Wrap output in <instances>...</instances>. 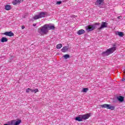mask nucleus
Here are the masks:
<instances>
[{"label": "nucleus", "instance_id": "1", "mask_svg": "<svg viewBox=\"0 0 125 125\" xmlns=\"http://www.w3.org/2000/svg\"><path fill=\"white\" fill-rule=\"evenodd\" d=\"M54 29H55L54 25H50L47 24H44L43 26L40 27L41 33L44 34H47L49 30H54Z\"/></svg>", "mask_w": 125, "mask_h": 125}, {"label": "nucleus", "instance_id": "2", "mask_svg": "<svg viewBox=\"0 0 125 125\" xmlns=\"http://www.w3.org/2000/svg\"><path fill=\"white\" fill-rule=\"evenodd\" d=\"M116 49H117V47L116 46V45L114 44L113 45V47L107 49L105 52L103 53V54L104 55H105L106 56H108V55H109V54H112V53L115 52Z\"/></svg>", "mask_w": 125, "mask_h": 125}, {"label": "nucleus", "instance_id": "3", "mask_svg": "<svg viewBox=\"0 0 125 125\" xmlns=\"http://www.w3.org/2000/svg\"><path fill=\"white\" fill-rule=\"evenodd\" d=\"M47 13L46 12H41L39 14V15L34 16L33 17V19H34V20H37L38 19L42 18L47 15Z\"/></svg>", "mask_w": 125, "mask_h": 125}, {"label": "nucleus", "instance_id": "4", "mask_svg": "<svg viewBox=\"0 0 125 125\" xmlns=\"http://www.w3.org/2000/svg\"><path fill=\"white\" fill-rule=\"evenodd\" d=\"M100 107H101L102 108H106V109H108L109 110L115 109V106L112 105L111 104H104L100 105Z\"/></svg>", "mask_w": 125, "mask_h": 125}, {"label": "nucleus", "instance_id": "5", "mask_svg": "<svg viewBox=\"0 0 125 125\" xmlns=\"http://www.w3.org/2000/svg\"><path fill=\"white\" fill-rule=\"evenodd\" d=\"M85 28L87 32H91V31H93L94 29H95V26L92 25H89L85 26Z\"/></svg>", "mask_w": 125, "mask_h": 125}, {"label": "nucleus", "instance_id": "6", "mask_svg": "<svg viewBox=\"0 0 125 125\" xmlns=\"http://www.w3.org/2000/svg\"><path fill=\"white\" fill-rule=\"evenodd\" d=\"M105 28H108V23L106 22L103 21L101 23V27L98 28L99 30H102Z\"/></svg>", "mask_w": 125, "mask_h": 125}, {"label": "nucleus", "instance_id": "7", "mask_svg": "<svg viewBox=\"0 0 125 125\" xmlns=\"http://www.w3.org/2000/svg\"><path fill=\"white\" fill-rule=\"evenodd\" d=\"M3 35L7 36V37H14V34L12 31L6 32L3 33Z\"/></svg>", "mask_w": 125, "mask_h": 125}, {"label": "nucleus", "instance_id": "8", "mask_svg": "<svg viewBox=\"0 0 125 125\" xmlns=\"http://www.w3.org/2000/svg\"><path fill=\"white\" fill-rule=\"evenodd\" d=\"M82 120H87L90 117V113H88L84 115H81Z\"/></svg>", "mask_w": 125, "mask_h": 125}, {"label": "nucleus", "instance_id": "9", "mask_svg": "<svg viewBox=\"0 0 125 125\" xmlns=\"http://www.w3.org/2000/svg\"><path fill=\"white\" fill-rule=\"evenodd\" d=\"M104 2V0H97L95 2L96 5H101Z\"/></svg>", "mask_w": 125, "mask_h": 125}, {"label": "nucleus", "instance_id": "10", "mask_svg": "<svg viewBox=\"0 0 125 125\" xmlns=\"http://www.w3.org/2000/svg\"><path fill=\"white\" fill-rule=\"evenodd\" d=\"M8 125H16V120H13L7 122Z\"/></svg>", "mask_w": 125, "mask_h": 125}, {"label": "nucleus", "instance_id": "11", "mask_svg": "<svg viewBox=\"0 0 125 125\" xmlns=\"http://www.w3.org/2000/svg\"><path fill=\"white\" fill-rule=\"evenodd\" d=\"M84 33H85V31H84V30H83V29H81L80 30H79L77 32L78 35H83V34H84Z\"/></svg>", "mask_w": 125, "mask_h": 125}, {"label": "nucleus", "instance_id": "12", "mask_svg": "<svg viewBox=\"0 0 125 125\" xmlns=\"http://www.w3.org/2000/svg\"><path fill=\"white\" fill-rule=\"evenodd\" d=\"M117 99L120 102H123L124 100H125V98L122 96H120L117 97Z\"/></svg>", "mask_w": 125, "mask_h": 125}, {"label": "nucleus", "instance_id": "13", "mask_svg": "<svg viewBox=\"0 0 125 125\" xmlns=\"http://www.w3.org/2000/svg\"><path fill=\"white\" fill-rule=\"evenodd\" d=\"M68 49H69V48L67 46H64L62 49L61 51L62 52H66L68 51Z\"/></svg>", "mask_w": 125, "mask_h": 125}, {"label": "nucleus", "instance_id": "14", "mask_svg": "<svg viewBox=\"0 0 125 125\" xmlns=\"http://www.w3.org/2000/svg\"><path fill=\"white\" fill-rule=\"evenodd\" d=\"M76 121H78V122H83V118L82 117V115H80L79 117H77L75 118Z\"/></svg>", "mask_w": 125, "mask_h": 125}, {"label": "nucleus", "instance_id": "15", "mask_svg": "<svg viewBox=\"0 0 125 125\" xmlns=\"http://www.w3.org/2000/svg\"><path fill=\"white\" fill-rule=\"evenodd\" d=\"M5 10H10L11 9V6L10 5H6L5 6Z\"/></svg>", "mask_w": 125, "mask_h": 125}, {"label": "nucleus", "instance_id": "16", "mask_svg": "<svg viewBox=\"0 0 125 125\" xmlns=\"http://www.w3.org/2000/svg\"><path fill=\"white\" fill-rule=\"evenodd\" d=\"M116 35H117L118 36H119V37H123L124 36V33L121 32L117 31L116 32Z\"/></svg>", "mask_w": 125, "mask_h": 125}, {"label": "nucleus", "instance_id": "17", "mask_svg": "<svg viewBox=\"0 0 125 125\" xmlns=\"http://www.w3.org/2000/svg\"><path fill=\"white\" fill-rule=\"evenodd\" d=\"M1 42H7V38L5 37H2L1 39Z\"/></svg>", "mask_w": 125, "mask_h": 125}, {"label": "nucleus", "instance_id": "18", "mask_svg": "<svg viewBox=\"0 0 125 125\" xmlns=\"http://www.w3.org/2000/svg\"><path fill=\"white\" fill-rule=\"evenodd\" d=\"M62 47V44L61 43L57 44L56 46V48H57V49H60V48H61Z\"/></svg>", "mask_w": 125, "mask_h": 125}, {"label": "nucleus", "instance_id": "19", "mask_svg": "<svg viewBox=\"0 0 125 125\" xmlns=\"http://www.w3.org/2000/svg\"><path fill=\"white\" fill-rule=\"evenodd\" d=\"M63 57H64V59H68V58H70V55L65 54L63 56Z\"/></svg>", "mask_w": 125, "mask_h": 125}, {"label": "nucleus", "instance_id": "20", "mask_svg": "<svg viewBox=\"0 0 125 125\" xmlns=\"http://www.w3.org/2000/svg\"><path fill=\"white\" fill-rule=\"evenodd\" d=\"M22 2L23 0H16V4H20Z\"/></svg>", "mask_w": 125, "mask_h": 125}, {"label": "nucleus", "instance_id": "21", "mask_svg": "<svg viewBox=\"0 0 125 125\" xmlns=\"http://www.w3.org/2000/svg\"><path fill=\"white\" fill-rule=\"evenodd\" d=\"M22 121L21 120L18 119L16 121V125H19L20 124H21Z\"/></svg>", "mask_w": 125, "mask_h": 125}, {"label": "nucleus", "instance_id": "22", "mask_svg": "<svg viewBox=\"0 0 125 125\" xmlns=\"http://www.w3.org/2000/svg\"><path fill=\"white\" fill-rule=\"evenodd\" d=\"M87 91H88V88H83V89L82 90V92L86 93L87 92Z\"/></svg>", "mask_w": 125, "mask_h": 125}, {"label": "nucleus", "instance_id": "23", "mask_svg": "<svg viewBox=\"0 0 125 125\" xmlns=\"http://www.w3.org/2000/svg\"><path fill=\"white\" fill-rule=\"evenodd\" d=\"M34 92L35 93H37V92H39L38 89H33V92Z\"/></svg>", "mask_w": 125, "mask_h": 125}, {"label": "nucleus", "instance_id": "24", "mask_svg": "<svg viewBox=\"0 0 125 125\" xmlns=\"http://www.w3.org/2000/svg\"><path fill=\"white\" fill-rule=\"evenodd\" d=\"M12 3L14 5H16V0H14L12 2Z\"/></svg>", "mask_w": 125, "mask_h": 125}, {"label": "nucleus", "instance_id": "25", "mask_svg": "<svg viewBox=\"0 0 125 125\" xmlns=\"http://www.w3.org/2000/svg\"><path fill=\"white\" fill-rule=\"evenodd\" d=\"M25 91L27 93H29V92H30V88L26 89Z\"/></svg>", "mask_w": 125, "mask_h": 125}, {"label": "nucleus", "instance_id": "26", "mask_svg": "<svg viewBox=\"0 0 125 125\" xmlns=\"http://www.w3.org/2000/svg\"><path fill=\"white\" fill-rule=\"evenodd\" d=\"M62 2L61 1H57V4H61Z\"/></svg>", "mask_w": 125, "mask_h": 125}, {"label": "nucleus", "instance_id": "27", "mask_svg": "<svg viewBox=\"0 0 125 125\" xmlns=\"http://www.w3.org/2000/svg\"><path fill=\"white\" fill-rule=\"evenodd\" d=\"M29 91L31 92H34V89L29 88Z\"/></svg>", "mask_w": 125, "mask_h": 125}, {"label": "nucleus", "instance_id": "28", "mask_svg": "<svg viewBox=\"0 0 125 125\" xmlns=\"http://www.w3.org/2000/svg\"><path fill=\"white\" fill-rule=\"evenodd\" d=\"M21 29H22V30H24V29H25V26L22 25V26H21Z\"/></svg>", "mask_w": 125, "mask_h": 125}, {"label": "nucleus", "instance_id": "29", "mask_svg": "<svg viewBox=\"0 0 125 125\" xmlns=\"http://www.w3.org/2000/svg\"><path fill=\"white\" fill-rule=\"evenodd\" d=\"M33 26H34V27H36V26H37V24L36 23H34L33 24Z\"/></svg>", "mask_w": 125, "mask_h": 125}, {"label": "nucleus", "instance_id": "30", "mask_svg": "<svg viewBox=\"0 0 125 125\" xmlns=\"http://www.w3.org/2000/svg\"><path fill=\"white\" fill-rule=\"evenodd\" d=\"M118 19H121L122 18V16L118 17Z\"/></svg>", "mask_w": 125, "mask_h": 125}, {"label": "nucleus", "instance_id": "31", "mask_svg": "<svg viewBox=\"0 0 125 125\" xmlns=\"http://www.w3.org/2000/svg\"><path fill=\"white\" fill-rule=\"evenodd\" d=\"M96 25H100V23H96Z\"/></svg>", "mask_w": 125, "mask_h": 125}, {"label": "nucleus", "instance_id": "32", "mask_svg": "<svg viewBox=\"0 0 125 125\" xmlns=\"http://www.w3.org/2000/svg\"><path fill=\"white\" fill-rule=\"evenodd\" d=\"M4 125H8V124H7V123L6 124H4Z\"/></svg>", "mask_w": 125, "mask_h": 125}]
</instances>
